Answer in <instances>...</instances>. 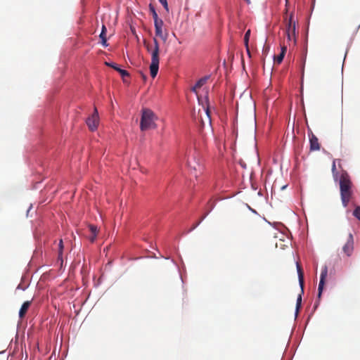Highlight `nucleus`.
Returning <instances> with one entry per match:
<instances>
[{"label":"nucleus","mask_w":360,"mask_h":360,"mask_svg":"<svg viewBox=\"0 0 360 360\" xmlns=\"http://www.w3.org/2000/svg\"><path fill=\"white\" fill-rule=\"evenodd\" d=\"M340 193L343 207H347L349 202L352 201L354 191L352 182L347 172H342L340 177Z\"/></svg>","instance_id":"f257e3e1"},{"label":"nucleus","mask_w":360,"mask_h":360,"mask_svg":"<svg viewBox=\"0 0 360 360\" xmlns=\"http://www.w3.org/2000/svg\"><path fill=\"white\" fill-rule=\"evenodd\" d=\"M154 48L152 49L151 46L146 42V41H143V44L146 49V50L151 53V63L150 65V73L153 78H155L159 70V53H160V48L159 43L158 40L154 38L153 39Z\"/></svg>","instance_id":"f03ea898"},{"label":"nucleus","mask_w":360,"mask_h":360,"mask_svg":"<svg viewBox=\"0 0 360 360\" xmlns=\"http://www.w3.org/2000/svg\"><path fill=\"white\" fill-rule=\"evenodd\" d=\"M158 120L156 115L150 109L144 108L142 110V115L140 122V129L141 131H146L151 129H155V123Z\"/></svg>","instance_id":"7ed1b4c3"},{"label":"nucleus","mask_w":360,"mask_h":360,"mask_svg":"<svg viewBox=\"0 0 360 360\" xmlns=\"http://www.w3.org/2000/svg\"><path fill=\"white\" fill-rule=\"evenodd\" d=\"M297 271L298 274L299 283L301 288V292L299 294L297 298L296 314L298 313V311L301 307L302 295L304 293V273L300 264L298 262H297Z\"/></svg>","instance_id":"20e7f679"},{"label":"nucleus","mask_w":360,"mask_h":360,"mask_svg":"<svg viewBox=\"0 0 360 360\" xmlns=\"http://www.w3.org/2000/svg\"><path fill=\"white\" fill-rule=\"evenodd\" d=\"M188 167L190 168L191 173L197 178L200 176L203 171L204 167L200 162L199 159H196L195 158H193L191 160L188 162Z\"/></svg>","instance_id":"39448f33"},{"label":"nucleus","mask_w":360,"mask_h":360,"mask_svg":"<svg viewBox=\"0 0 360 360\" xmlns=\"http://www.w3.org/2000/svg\"><path fill=\"white\" fill-rule=\"evenodd\" d=\"M86 122L91 131H94L97 129L99 122V117L96 108H94V113L91 115V116L86 119Z\"/></svg>","instance_id":"423d86ee"},{"label":"nucleus","mask_w":360,"mask_h":360,"mask_svg":"<svg viewBox=\"0 0 360 360\" xmlns=\"http://www.w3.org/2000/svg\"><path fill=\"white\" fill-rule=\"evenodd\" d=\"M353 250L354 238L352 233H349L347 239V242L342 247V251L347 257H350L353 252Z\"/></svg>","instance_id":"0eeeda50"},{"label":"nucleus","mask_w":360,"mask_h":360,"mask_svg":"<svg viewBox=\"0 0 360 360\" xmlns=\"http://www.w3.org/2000/svg\"><path fill=\"white\" fill-rule=\"evenodd\" d=\"M327 275H328V268L326 266H325L321 270L320 281H319V287H318V298L319 299H320L321 297V294H322V292H323V290L324 288L325 281L327 277Z\"/></svg>","instance_id":"6e6552de"},{"label":"nucleus","mask_w":360,"mask_h":360,"mask_svg":"<svg viewBox=\"0 0 360 360\" xmlns=\"http://www.w3.org/2000/svg\"><path fill=\"white\" fill-rule=\"evenodd\" d=\"M163 21L160 20L158 22H154L155 35L160 37L163 41H166L167 39L168 33L163 32L162 27H163Z\"/></svg>","instance_id":"1a4fd4ad"},{"label":"nucleus","mask_w":360,"mask_h":360,"mask_svg":"<svg viewBox=\"0 0 360 360\" xmlns=\"http://www.w3.org/2000/svg\"><path fill=\"white\" fill-rule=\"evenodd\" d=\"M286 25H285V33H291L295 34L296 30V22L293 20V14L291 13L289 19H286Z\"/></svg>","instance_id":"9d476101"},{"label":"nucleus","mask_w":360,"mask_h":360,"mask_svg":"<svg viewBox=\"0 0 360 360\" xmlns=\"http://www.w3.org/2000/svg\"><path fill=\"white\" fill-rule=\"evenodd\" d=\"M309 143H310V150H319L320 149V144L319 143V139L312 133L309 135Z\"/></svg>","instance_id":"9b49d317"},{"label":"nucleus","mask_w":360,"mask_h":360,"mask_svg":"<svg viewBox=\"0 0 360 360\" xmlns=\"http://www.w3.org/2000/svg\"><path fill=\"white\" fill-rule=\"evenodd\" d=\"M105 65L107 66L112 68L113 69L115 70V71H117L121 75V76L123 78V79H124L125 77H129V72L127 70L120 69L115 63H111L105 62Z\"/></svg>","instance_id":"f8f14e48"},{"label":"nucleus","mask_w":360,"mask_h":360,"mask_svg":"<svg viewBox=\"0 0 360 360\" xmlns=\"http://www.w3.org/2000/svg\"><path fill=\"white\" fill-rule=\"evenodd\" d=\"M31 303H32V300L26 301V302H25L22 304V306H21V307L20 309V311H19V317L20 319H23L25 317V316L26 315L27 311L29 307L31 305Z\"/></svg>","instance_id":"ddd939ff"},{"label":"nucleus","mask_w":360,"mask_h":360,"mask_svg":"<svg viewBox=\"0 0 360 360\" xmlns=\"http://www.w3.org/2000/svg\"><path fill=\"white\" fill-rule=\"evenodd\" d=\"M208 77H202L201 79H200L194 85L193 87H192L191 89V91L195 92V93H197V90L200 88H201L206 82H207V80L208 79Z\"/></svg>","instance_id":"4468645a"},{"label":"nucleus","mask_w":360,"mask_h":360,"mask_svg":"<svg viewBox=\"0 0 360 360\" xmlns=\"http://www.w3.org/2000/svg\"><path fill=\"white\" fill-rule=\"evenodd\" d=\"M89 231H91V233H92V236L90 237L89 240L91 243H94L97 236L98 228L95 225L89 224Z\"/></svg>","instance_id":"2eb2a0df"},{"label":"nucleus","mask_w":360,"mask_h":360,"mask_svg":"<svg viewBox=\"0 0 360 360\" xmlns=\"http://www.w3.org/2000/svg\"><path fill=\"white\" fill-rule=\"evenodd\" d=\"M106 27L105 25L102 26L101 33L100 34V38L101 39V43L104 46H107V39H106Z\"/></svg>","instance_id":"dca6fc26"},{"label":"nucleus","mask_w":360,"mask_h":360,"mask_svg":"<svg viewBox=\"0 0 360 360\" xmlns=\"http://www.w3.org/2000/svg\"><path fill=\"white\" fill-rule=\"evenodd\" d=\"M286 50H287V48L285 46H283L281 48V52L280 53L279 55H278L275 58V61L277 63H281L283 60V58L285 56V52H286Z\"/></svg>","instance_id":"f3484780"},{"label":"nucleus","mask_w":360,"mask_h":360,"mask_svg":"<svg viewBox=\"0 0 360 360\" xmlns=\"http://www.w3.org/2000/svg\"><path fill=\"white\" fill-rule=\"evenodd\" d=\"M150 11L152 13V15H153V18L154 20V22H158L160 20H162L161 19H160L158 18V13H156L155 8L151 4L150 5Z\"/></svg>","instance_id":"a211bd4d"},{"label":"nucleus","mask_w":360,"mask_h":360,"mask_svg":"<svg viewBox=\"0 0 360 360\" xmlns=\"http://www.w3.org/2000/svg\"><path fill=\"white\" fill-rule=\"evenodd\" d=\"M353 205L355 206V209L353 212V215L360 221V206L356 205L354 203Z\"/></svg>","instance_id":"6ab92c4d"},{"label":"nucleus","mask_w":360,"mask_h":360,"mask_svg":"<svg viewBox=\"0 0 360 360\" xmlns=\"http://www.w3.org/2000/svg\"><path fill=\"white\" fill-rule=\"evenodd\" d=\"M207 214V213L205 214L204 216H202L199 221H198L196 224H193V226L189 230V231H191L194 230L195 229H196L199 226V224L201 223V221L206 217Z\"/></svg>","instance_id":"aec40b11"},{"label":"nucleus","mask_w":360,"mask_h":360,"mask_svg":"<svg viewBox=\"0 0 360 360\" xmlns=\"http://www.w3.org/2000/svg\"><path fill=\"white\" fill-rule=\"evenodd\" d=\"M250 35V30H248L245 32V36H244V41H245V44L246 45V46H248V41H249Z\"/></svg>","instance_id":"412c9836"},{"label":"nucleus","mask_w":360,"mask_h":360,"mask_svg":"<svg viewBox=\"0 0 360 360\" xmlns=\"http://www.w3.org/2000/svg\"><path fill=\"white\" fill-rule=\"evenodd\" d=\"M58 246H59L58 255H59V257H60L62 255L63 249V243L62 240H60Z\"/></svg>","instance_id":"4be33fe9"},{"label":"nucleus","mask_w":360,"mask_h":360,"mask_svg":"<svg viewBox=\"0 0 360 360\" xmlns=\"http://www.w3.org/2000/svg\"><path fill=\"white\" fill-rule=\"evenodd\" d=\"M288 40L290 41L291 40H295V34H290V33H285Z\"/></svg>","instance_id":"5701e85b"},{"label":"nucleus","mask_w":360,"mask_h":360,"mask_svg":"<svg viewBox=\"0 0 360 360\" xmlns=\"http://www.w3.org/2000/svg\"><path fill=\"white\" fill-rule=\"evenodd\" d=\"M205 113H206V115H207V120H208V122H211V120H210V109L209 108L207 107L205 110Z\"/></svg>","instance_id":"b1692460"},{"label":"nucleus","mask_w":360,"mask_h":360,"mask_svg":"<svg viewBox=\"0 0 360 360\" xmlns=\"http://www.w3.org/2000/svg\"><path fill=\"white\" fill-rule=\"evenodd\" d=\"M161 4L163 6V7L166 10V11L169 12V7H168L167 1L166 0L165 1L162 2Z\"/></svg>","instance_id":"393cba45"},{"label":"nucleus","mask_w":360,"mask_h":360,"mask_svg":"<svg viewBox=\"0 0 360 360\" xmlns=\"http://www.w3.org/2000/svg\"><path fill=\"white\" fill-rule=\"evenodd\" d=\"M332 172L333 174L336 172L335 160H334L333 162Z\"/></svg>","instance_id":"a878e982"},{"label":"nucleus","mask_w":360,"mask_h":360,"mask_svg":"<svg viewBox=\"0 0 360 360\" xmlns=\"http://www.w3.org/2000/svg\"><path fill=\"white\" fill-rule=\"evenodd\" d=\"M18 289H20V288H22V290H24V288H22V286H20V285L18 286L17 288Z\"/></svg>","instance_id":"bb28decb"},{"label":"nucleus","mask_w":360,"mask_h":360,"mask_svg":"<svg viewBox=\"0 0 360 360\" xmlns=\"http://www.w3.org/2000/svg\"><path fill=\"white\" fill-rule=\"evenodd\" d=\"M18 289H20V288H22V290H24V288H22V286H20V285L18 286L17 288Z\"/></svg>","instance_id":"cd10ccee"},{"label":"nucleus","mask_w":360,"mask_h":360,"mask_svg":"<svg viewBox=\"0 0 360 360\" xmlns=\"http://www.w3.org/2000/svg\"><path fill=\"white\" fill-rule=\"evenodd\" d=\"M166 0H159L160 3L162 4V2L165 1Z\"/></svg>","instance_id":"c85d7f7f"},{"label":"nucleus","mask_w":360,"mask_h":360,"mask_svg":"<svg viewBox=\"0 0 360 360\" xmlns=\"http://www.w3.org/2000/svg\"><path fill=\"white\" fill-rule=\"evenodd\" d=\"M248 3H250V0H246Z\"/></svg>","instance_id":"c756f323"}]
</instances>
